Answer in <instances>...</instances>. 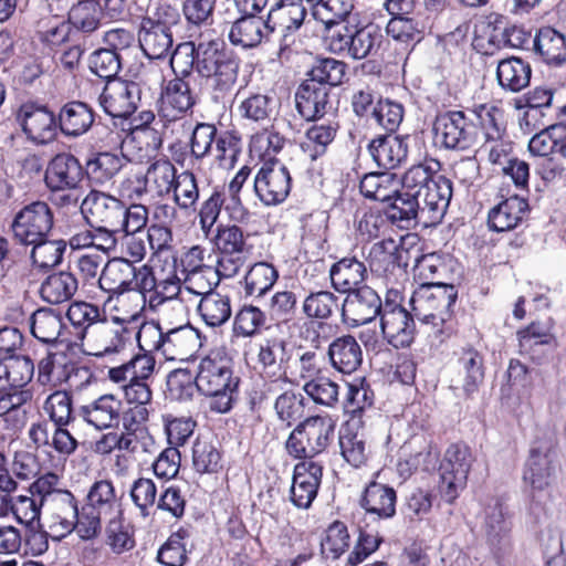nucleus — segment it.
Wrapping results in <instances>:
<instances>
[{"label": "nucleus", "mask_w": 566, "mask_h": 566, "mask_svg": "<svg viewBox=\"0 0 566 566\" xmlns=\"http://www.w3.org/2000/svg\"><path fill=\"white\" fill-rule=\"evenodd\" d=\"M28 245H32L31 259L33 263L41 269L59 265L66 250V242L64 240H49L48 237L44 240H39V242L29 243Z\"/></svg>", "instance_id": "nucleus-59"}, {"label": "nucleus", "mask_w": 566, "mask_h": 566, "mask_svg": "<svg viewBox=\"0 0 566 566\" xmlns=\"http://www.w3.org/2000/svg\"><path fill=\"white\" fill-rule=\"evenodd\" d=\"M99 105L112 116L127 118L136 112L142 101V87L133 81L107 82L99 95Z\"/></svg>", "instance_id": "nucleus-15"}, {"label": "nucleus", "mask_w": 566, "mask_h": 566, "mask_svg": "<svg viewBox=\"0 0 566 566\" xmlns=\"http://www.w3.org/2000/svg\"><path fill=\"white\" fill-rule=\"evenodd\" d=\"M123 403L113 394H105L78 408L80 417L98 430L117 426L120 420Z\"/></svg>", "instance_id": "nucleus-29"}, {"label": "nucleus", "mask_w": 566, "mask_h": 566, "mask_svg": "<svg viewBox=\"0 0 566 566\" xmlns=\"http://www.w3.org/2000/svg\"><path fill=\"white\" fill-rule=\"evenodd\" d=\"M533 48L549 65L558 66L566 62V35L554 28H541L533 40Z\"/></svg>", "instance_id": "nucleus-40"}, {"label": "nucleus", "mask_w": 566, "mask_h": 566, "mask_svg": "<svg viewBox=\"0 0 566 566\" xmlns=\"http://www.w3.org/2000/svg\"><path fill=\"white\" fill-rule=\"evenodd\" d=\"M339 307L338 297L329 291L310 293L303 301L302 311L307 318L327 319Z\"/></svg>", "instance_id": "nucleus-60"}, {"label": "nucleus", "mask_w": 566, "mask_h": 566, "mask_svg": "<svg viewBox=\"0 0 566 566\" xmlns=\"http://www.w3.org/2000/svg\"><path fill=\"white\" fill-rule=\"evenodd\" d=\"M221 279H229L221 272L220 263L217 261L216 266L207 265L189 273L185 277V287L188 292L196 295L205 296L208 293H214L212 291Z\"/></svg>", "instance_id": "nucleus-57"}, {"label": "nucleus", "mask_w": 566, "mask_h": 566, "mask_svg": "<svg viewBox=\"0 0 566 566\" xmlns=\"http://www.w3.org/2000/svg\"><path fill=\"white\" fill-rule=\"evenodd\" d=\"M198 334L191 326L185 325L165 332L161 354L167 359H184L198 346Z\"/></svg>", "instance_id": "nucleus-45"}, {"label": "nucleus", "mask_w": 566, "mask_h": 566, "mask_svg": "<svg viewBox=\"0 0 566 566\" xmlns=\"http://www.w3.org/2000/svg\"><path fill=\"white\" fill-rule=\"evenodd\" d=\"M389 217L394 221L405 222L407 227L416 226L422 217L421 202L418 197L408 190L399 192L389 201Z\"/></svg>", "instance_id": "nucleus-53"}, {"label": "nucleus", "mask_w": 566, "mask_h": 566, "mask_svg": "<svg viewBox=\"0 0 566 566\" xmlns=\"http://www.w3.org/2000/svg\"><path fill=\"white\" fill-rule=\"evenodd\" d=\"M198 313L207 326H222L232 314L230 297L218 292L208 293L200 298Z\"/></svg>", "instance_id": "nucleus-51"}, {"label": "nucleus", "mask_w": 566, "mask_h": 566, "mask_svg": "<svg viewBox=\"0 0 566 566\" xmlns=\"http://www.w3.org/2000/svg\"><path fill=\"white\" fill-rule=\"evenodd\" d=\"M452 197L451 181L442 176L420 197L424 222L434 223L443 217Z\"/></svg>", "instance_id": "nucleus-38"}, {"label": "nucleus", "mask_w": 566, "mask_h": 566, "mask_svg": "<svg viewBox=\"0 0 566 566\" xmlns=\"http://www.w3.org/2000/svg\"><path fill=\"white\" fill-rule=\"evenodd\" d=\"M439 168L440 163L438 160L410 167L402 176V189L410 191L420 199L426 190L437 181V177H442L438 174Z\"/></svg>", "instance_id": "nucleus-50"}, {"label": "nucleus", "mask_w": 566, "mask_h": 566, "mask_svg": "<svg viewBox=\"0 0 566 566\" xmlns=\"http://www.w3.org/2000/svg\"><path fill=\"white\" fill-rule=\"evenodd\" d=\"M407 250L400 244L399 240L394 238L384 239L376 242L370 248L368 263L371 273L379 277L389 279L395 276L401 266H407L403 255Z\"/></svg>", "instance_id": "nucleus-24"}, {"label": "nucleus", "mask_w": 566, "mask_h": 566, "mask_svg": "<svg viewBox=\"0 0 566 566\" xmlns=\"http://www.w3.org/2000/svg\"><path fill=\"white\" fill-rule=\"evenodd\" d=\"M93 123L94 112L84 102H69L60 109L59 127L66 136H81L91 128Z\"/></svg>", "instance_id": "nucleus-41"}, {"label": "nucleus", "mask_w": 566, "mask_h": 566, "mask_svg": "<svg viewBox=\"0 0 566 566\" xmlns=\"http://www.w3.org/2000/svg\"><path fill=\"white\" fill-rule=\"evenodd\" d=\"M455 376L452 388L461 389L470 398L484 381V360L482 354L475 348L462 347L457 353Z\"/></svg>", "instance_id": "nucleus-21"}, {"label": "nucleus", "mask_w": 566, "mask_h": 566, "mask_svg": "<svg viewBox=\"0 0 566 566\" xmlns=\"http://www.w3.org/2000/svg\"><path fill=\"white\" fill-rule=\"evenodd\" d=\"M179 19L178 11L169 4H159L147 10L142 17L137 38L142 52L150 60H161L169 55L174 45L172 25Z\"/></svg>", "instance_id": "nucleus-4"}, {"label": "nucleus", "mask_w": 566, "mask_h": 566, "mask_svg": "<svg viewBox=\"0 0 566 566\" xmlns=\"http://www.w3.org/2000/svg\"><path fill=\"white\" fill-rule=\"evenodd\" d=\"M95 134L101 142V150L86 164L88 176L97 184L112 180L128 163L123 154V134L118 130L101 126L95 128Z\"/></svg>", "instance_id": "nucleus-8"}, {"label": "nucleus", "mask_w": 566, "mask_h": 566, "mask_svg": "<svg viewBox=\"0 0 566 566\" xmlns=\"http://www.w3.org/2000/svg\"><path fill=\"white\" fill-rule=\"evenodd\" d=\"M177 177V169L168 159H158L151 163L145 174H136L137 186L133 192L137 198L151 191L159 197L171 192L174 181Z\"/></svg>", "instance_id": "nucleus-26"}, {"label": "nucleus", "mask_w": 566, "mask_h": 566, "mask_svg": "<svg viewBox=\"0 0 566 566\" xmlns=\"http://www.w3.org/2000/svg\"><path fill=\"white\" fill-rule=\"evenodd\" d=\"M277 279L279 272L271 263L256 262L244 275V293L247 296L262 297Z\"/></svg>", "instance_id": "nucleus-52"}, {"label": "nucleus", "mask_w": 566, "mask_h": 566, "mask_svg": "<svg viewBox=\"0 0 566 566\" xmlns=\"http://www.w3.org/2000/svg\"><path fill=\"white\" fill-rule=\"evenodd\" d=\"M133 262L117 258L109 260L101 271L97 284L109 297L132 291Z\"/></svg>", "instance_id": "nucleus-32"}, {"label": "nucleus", "mask_w": 566, "mask_h": 566, "mask_svg": "<svg viewBox=\"0 0 566 566\" xmlns=\"http://www.w3.org/2000/svg\"><path fill=\"white\" fill-rule=\"evenodd\" d=\"M327 357L335 370L349 375L361 365L363 350L354 336L344 335L329 344Z\"/></svg>", "instance_id": "nucleus-33"}, {"label": "nucleus", "mask_w": 566, "mask_h": 566, "mask_svg": "<svg viewBox=\"0 0 566 566\" xmlns=\"http://www.w3.org/2000/svg\"><path fill=\"white\" fill-rule=\"evenodd\" d=\"M196 104V96L189 83L175 77L166 84L160 96V114L168 120H175L187 114Z\"/></svg>", "instance_id": "nucleus-28"}, {"label": "nucleus", "mask_w": 566, "mask_h": 566, "mask_svg": "<svg viewBox=\"0 0 566 566\" xmlns=\"http://www.w3.org/2000/svg\"><path fill=\"white\" fill-rule=\"evenodd\" d=\"M212 241L219 252L221 272L228 277L235 276L247 260V244L243 231L238 226H218Z\"/></svg>", "instance_id": "nucleus-14"}, {"label": "nucleus", "mask_w": 566, "mask_h": 566, "mask_svg": "<svg viewBox=\"0 0 566 566\" xmlns=\"http://www.w3.org/2000/svg\"><path fill=\"white\" fill-rule=\"evenodd\" d=\"M291 181V175L285 165L270 158L263 163L254 178V191L265 206H275L287 198Z\"/></svg>", "instance_id": "nucleus-13"}, {"label": "nucleus", "mask_w": 566, "mask_h": 566, "mask_svg": "<svg viewBox=\"0 0 566 566\" xmlns=\"http://www.w3.org/2000/svg\"><path fill=\"white\" fill-rule=\"evenodd\" d=\"M353 9L352 0H319L314 6L312 14L326 25L328 33L335 24H345L346 22H343V20L350 14Z\"/></svg>", "instance_id": "nucleus-58"}, {"label": "nucleus", "mask_w": 566, "mask_h": 566, "mask_svg": "<svg viewBox=\"0 0 566 566\" xmlns=\"http://www.w3.org/2000/svg\"><path fill=\"white\" fill-rule=\"evenodd\" d=\"M30 332L41 343L55 344L60 340L64 324L61 313L42 307L30 317Z\"/></svg>", "instance_id": "nucleus-46"}, {"label": "nucleus", "mask_w": 566, "mask_h": 566, "mask_svg": "<svg viewBox=\"0 0 566 566\" xmlns=\"http://www.w3.org/2000/svg\"><path fill=\"white\" fill-rule=\"evenodd\" d=\"M347 74V64L332 57L321 59L315 62L307 73V80L325 86L331 92L332 87L343 84Z\"/></svg>", "instance_id": "nucleus-54"}, {"label": "nucleus", "mask_w": 566, "mask_h": 566, "mask_svg": "<svg viewBox=\"0 0 566 566\" xmlns=\"http://www.w3.org/2000/svg\"><path fill=\"white\" fill-rule=\"evenodd\" d=\"M482 530L493 557L501 560L510 553L512 544L511 522L499 501L485 509Z\"/></svg>", "instance_id": "nucleus-17"}, {"label": "nucleus", "mask_w": 566, "mask_h": 566, "mask_svg": "<svg viewBox=\"0 0 566 566\" xmlns=\"http://www.w3.org/2000/svg\"><path fill=\"white\" fill-rule=\"evenodd\" d=\"M306 17V9L295 0H279L268 12L266 20L272 33L276 30H298Z\"/></svg>", "instance_id": "nucleus-42"}, {"label": "nucleus", "mask_w": 566, "mask_h": 566, "mask_svg": "<svg viewBox=\"0 0 566 566\" xmlns=\"http://www.w3.org/2000/svg\"><path fill=\"white\" fill-rule=\"evenodd\" d=\"M399 181L391 172L366 174L359 184L361 195L375 201L388 202L397 195Z\"/></svg>", "instance_id": "nucleus-48"}, {"label": "nucleus", "mask_w": 566, "mask_h": 566, "mask_svg": "<svg viewBox=\"0 0 566 566\" xmlns=\"http://www.w3.org/2000/svg\"><path fill=\"white\" fill-rule=\"evenodd\" d=\"M272 31L268 20L260 15L242 14L235 20L229 31V40L234 45L244 49L255 48L268 40Z\"/></svg>", "instance_id": "nucleus-31"}, {"label": "nucleus", "mask_w": 566, "mask_h": 566, "mask_svg": "<svg viewBox=\"0 0 566 566\" xmlns=\"http://www.w3.org/2000/svg\"><path fill=\"white\" fill-rule=\"evenodd\" d=\"M303 390L318 405L333 407L338 401L339 385L324 374L307 380L303 386Z\"/></svg>", "instance_id": "nucleus-62"}, {"label": "nucleus", "mask_w": 566, "mask_h": 566, "mask_svg": "<svg viewBox=\"0 0 566 566\" xmlns=\"http://www.w3.org/2000/svg\"><path fill=\"white\" fill-rule=\"evenodd\" d=\"M196 388L211 397L210 408L224 413L232 408L233 394L239 378L233 376L230 359L219 352H211L200 359L195 377Z\"/></svg>", "instance_id": "nucleus-2"}, {"label": "nucleus", "mask_w": 566, "mask_h": 566, "mask_svg": "<svg viewBox=\"0 0 566 566\" xmlns=\"http://www.w3.org/2000/svg\"><path fill=\"white\" fill-rule=\"evenodd\" d=\"M103 18L102 3L98 0H83L74 4L67 19L75 38L80 34H92L101 27Z\"/></svg>", "instance_id": "nucleus-44"}, {"label": "nucleus", "mask_w": 566, "mask_h": 566, "mask_svg": "<svg viewBox=\"0 0 566 566\" xmlns=\"http://www.w3.org/2000/svg\"><path fill=\"white\" fill-rule=\"evenodd\" d=\"M528 212L527 201L518 196H511L489 211L488 224L496 232L515 229Z\"/></svg>", "instance_id": "nucleus-34"}, {"label": "nucleus", "mask_w": 566, "mask_h": 566, "mask_svg": "<svg viewBox=\"0 0 566 566\" xmlns=\"http://www.w3.org/2000/svg\"><path fill=\"white\" fill-rule=\"evenodd\" d=\"M458 292L451 284H420L411 298L413 316L424 324H432L437 336L451 332L448 321Z\"/></svg>", "instance_id": "nucleus-3"}, {"label": "nucleus", "mask_w": 566, "mask_h": 566, "mask_svg": "<svg viewBox=\"0 0 566 566\" xmlns=\"http://www.w3.org/2000/svg\"><path fill=\"white\" fill-rule=\"evenodd\" d=\"M333 426L323 417H310L300 423L286 440V451L302 461H314L328 446Z\"/></svg>", "instance_id": "nucleus-9"}, {"label": "nucleus", "mask_w": 566, "mask_h": 566, "mask_svg": "<svg viewBox=\"0 0 566 566\" xmlns=\"http://www.w3.org/2000/svg\"><path fill=\"white\" fill-rule=\"evenodd\" d=\"M409 142L408 135H380L368 144V153L378 167L395 169L407 159Z\"/></svg>", "instance_id": "nucleus-27"}, {"label": "nucleus", "mask_w": 566, "mask_h": 566, "mask_svg": "<svg viewBox=\"0 0 566 566\" xmlns=\"http://www.w3.org/2000/svg\"><path fill=\"white\" fill-rule=\"evenodd\" d=\"M382 310L384 305L377 292L363 285L347 294L342 304V317L346 324L355 327L381 316Z\"/></svg>", "instance_id": "nucleus-16"}, {"label": "nucleus", "mask_w": 566, "mask_h": 566, "mask_svg": "<svg viewBox=\"0 0 566 566\" xmlns=\"http://www.w3.org/2000/svg\"><path fill=\"white\" fill-rule=\"evenodd\" d=\"M30 495L6 496L8 513L12 512L15 520L25 527H33L41 522V497L28 489Z\"/></svg>", "instance_id": "nucleus-55"}, {"label": "nucleus", "mask_w": 566, "mask_h": 566, "mask_svg": "<svg viewBox=\"0 0 566 566\" xmlns=\"http://www.w3.org/2000/svg\"><path fill=\"white\" fill-rule=\"evenodd\" d=\"M556 472V452L548 443L533 447L525 464L524 481L534 490L546 489Z\"/></svg>", "instance_id": "nucleus-25"}, {"label": "nucleus", "mask_w": 566, "mask_h": 566, "mask_svg": "<svg viewBox=\"0 0 566 566\" xmlns=\"http://www.w3.org/2000/svg\"><path fill=\"white\" fill-rule=\"evenodd\" d=\"M492 109L493 108H489L485 105H480L475 115L480 119V124L484 129H488V125L493 127V132H485L486 140L491 143L490 147L485 146V149L489 153L490 163L505 166L509 160V147L502 142H496L500 137V130L496 127L495 118L491 113Z\"/></svg>", "instance_id": "nucleus-56"}, {"label": "nucleus", "mask_w": 566, "mask_h": 566, "mask_svg": "<svg viewBox=\"0 0 566 566\" xmlns=\"http://www.w3.org/2000/svg\"><path fill=\"white\" fill-rule=\"evenodd\" d=\"M83 177L80 160L70 153H60L49 161L44 182L51 192L71 191L78 188Z\"/></svg>", "instance_id": "nucleus-20"}, {"label": "nucleus", "mask_w": 566, "mask_h": 566, "mask_svg": "<svg viewBox=\"0 0 566 566\" xmlns=\"http://www.w3.org/2000/svg\"><path fill=\"white\" fill-rule=\"evenodd\" d=\"M171 191L174 192V202L179 209L195 210L199 199V188L191 171L185 170L177 175Z\"/></svg>", "instance_id": "nucleus-61"}, {"label": "nucleus", "mask_w": 566, "mask_h": 566, "mask_svg": "<svg viewBox=\"0 0 566 566\" xmlns=\"http://www.w3.org/2000/svg\"><path fill=\"white\" fill-rule=\"evenodd\" d=\"M53 224L54 214L51 207L45 201L36 200L15 213L11 231L19 243L27 245L49 237Z\"/></svg>", "instance_id": "nucleus-11"}, {"label": "nucleus", "mask_w": 566, "mask_h": 566, "mask_svg": "<svg viewBox=\"0 0 566 566\" xmlns=\"http://www.w3.org/2000/svg\"><path fill=\"white\" fill-rule=\"evenodd\" d=\"M240 60L223 42L199 43L197 72L210 81L214 92L223 95L232 90L237 82Z\"/></svg>", "instance_id": "nucleus-6"}, {"label": "nucleus", "mask_w": 566, "mask_h": 566, "mask_svg": "<svg viewBox=\"0 0 566 566\" xmlns=\"http://www.w3.org/2000/svg\"><path fill=\"white\" fill-rule=\"evenodd\" d=\"M433 143L447 150L464 151L478 142V126L462 111L438 114L432 123Z\"/></svg>", "instance_id": "nucleus-7"}, {"label": "nucleus", "mask_w": 566, "mask_h": 566, "mask_svg": "<svg viewBox=\"0 0 566 566\" xmlns=\"http://www.w3.org/2000/svg\"><path fill=\"white\" fill-rule=\"evenodd\" d=\"M122 69V57L112 49H99L90 56L92 73L107 82H113Z\"/></svg>", "instance_id": "nucleus-64"}, {"label": "nucleus", "mask_w": 566, "mask_h": 566, "mask_svg": "<svg viewBox=\"0 0 566 566\" xmlns=\"http://www.w3.org/2000/svg\"><path fill=\"white\" fill-rule=\"evenodd\" d=\"M397 291L387 294L380 316V328L385 339L395 348L409 346L415 337L416 325L413 313H409L396 302Z\"/></svg>", "instance_id": "nucleus-12"}, {"label": "nucleus", "mask_w": 566, "mask_h": 566, "mask_svg": "<svg viewBox=\"0 0 566 566\" xmlns=\"http://www.w3.org/2000/svg\"><path fill=\"white\" fill-rule=\"evenodd\" d=\"M81 211L90 226L118 228L124 202L106 192L91 190L81 203Z\"/></svg>", "instance_id": "nucleus-18"}, {"label": "nucleus", "mask_w": 566, "mask_h": 566, "mask_svg": "<svg viewBox=\"0 0 566 566\" xmlns=\"http://www.w3.org/2000/svg\"><path fill=\"white\" fill-rule=\"evenodd\" d=\"M286 343L282 339H268L260 345L258 361L262 373L269 377H275L268 384V391L275 392L281 384L286 382L283 378L282 364L285 357Z\"/></svg>", "instance_id": "nucleus-35"}, {"label": "nucleus", "mask_w": 566, "mask_h": 566, "mask_svg": "<svg viewBox=\"0 0 566 566\" xmlns=\"http://www.w3.org/2000/svg\"><path fill=\"white\" fill-rule=\"evenodd\" d=\"M367 268L355 256H345L329 269L333 287L340 293H350L365 281Z\"/></svg>", "instance_id": "nucleus-36"}, {"label": "nucleus", "mask_w": 566, "mask_h": 566, "mask_svg": "<svg viewBox=\"0 0 566 566\" xmlns=\"http://www.w3.org/2000/svg\"><path fill=\"white\" fill-rule=\"evenodd\" d=\"M199 62V44L187 41L179 43L170 54V66L176 77L186 78L197 70Z\"/></svg>", "instance_id": "nucleus-63"}, {"label": "nucleus", "mask_w": 566, "mask_h": 566, "mask_svg": "<svg viewBox=\"0 0 566 566\" xmlns=\"http://www.w3.org/2000/svg\"><path fill=\"white\" fill-rule=\"evenodd\" d=\"M57 474L48 472L31 483V490L40 495L48 527L56 537L71 534L78 522V504L72 492L60 488Z\"/></svg>", "instance_id": "nucleus-1"}, {"label": "nucleus", "mask_w": 566, "mask_h": 566, "mask_svg": "<svg viewBox=\"0 0 566 566\" xmlns=\"http://www.w3.org/2000/svg\"><path fill=\"white\" fill-rule=\"evenodd\" d=\"M18 119L27 137L36 144H48L56 136L59 124L53 112L44 105L35 103L21 105Z\"/></svg>", "instance_id": "nucleus-19"}, {"label": "nucleus", "mask_w": 566, "mask_h": 566, "mask_svg": "<svg viewBox=\"0 0 566 566\" xmlns=\"http://www.w3.org/2000/svg\"><path fill=\"white\" fill-rule=\"evenodd\" d=\"M436 454H432L431 448L423 440L412 439L400 448L397 463L399 475L406 479L419 468L428 470Z\"/></svg>", "instance_id": "nucleus-43"}, {"label": "nucleus", "mask_w": 566, "mask_h": 566, "mask_svg": "<svg viewBox=\"0 0 566 566\" xmlns=\"http://www.w3.org/2000/svg\"><path fill=\"white\" fill-rule=\"evenodd\" d=\"M382 38L381 29L375 23L359 27L346 22L331 28L325 41L331 52L354 60H363L378 53Z\"/></svg>", "instance_id": "nucleus-5"}, {"label": "nucleus", "mask_w": 566, "mask_h": 566, "mask_svg": "<svg viewBox=\"0 0 566 566\" xmlns=\"http://www.w3.org/2000/svg\"><path fill=\"white\" fill-rule=\"evenodd\" d=\"M397 494L394 488L378 482H370L360 497V506L366 513L378 518H391L396 514Z\"/></svg>", "instance_id": "nucleus-37"}, {"label": "nucleus", "mask_w": 566, "mask_h": 566, "mask_svg": "<svg viewBox=\"0 0 566 566\" xmlns=\"http://www.w3.org/2000/svg\"><path fill=\"white\" fill-rule=\"evenodd\" d=\"M87 505L109 518L122 514L119 497L109 480H98L92 484L87 493Z\"/></svg>", "instance_id": "nucleus-49"}, {"label": "nucleus", "mask_w": 566, "mask_h": 566, "mask_svg": "<svg viewBox=\"0 0 566 566\" xmlns=\"http://www.w3.org/2000/svg\"><path fill=\"white\" fill-rule=\"evenodd\" d=\"M295 105L304 119L321 118L332 108L329 91L305 78L295 93Z\"/></svg>", "instance_id": "nucleus-30"}, {"label": "nucleus", "mask_w": 566, "mask_h": 566, "mask_svg": "<svg viewBox=\"0 0 566 566\" xmlns=\"http://www.w3.org/2000/svg\"><path fill=\"white\" fill-rule=\"evenodd\" d=\"M323 465L317 461H301L294 467L290 500L297 509H308L317 495Z\"/></svg>", "instance_id": "nucleus-22"}, {"label": "nucleus", "mask_w": 566, "mask_h": 566, "mask_svg": "<svg viewBox=\"0 0 566 566\" xmlns=\"http://www.w3.org/2000/svg\"><path fill=\"white\" fill-rule=\"evenodd\" d=\"M78 287L75 275L67 271L50 274L41 284L42 298L50 304H61L73 297Z\"/></svg>", "instance_id": "nucleus-47"}, {"label": "nucleus", "mask_w": 566, "mask_h": 566, "mask_svg": "<svg viewBox=\"0 0 566 566\" xmlns=\"http://www.w3.org/2000/svg\"><path fill=\"white\" fill-rule=\"evenodd\" d=\"M34 375V363L25 355H15L0 364V385L7 392H19L27 396L20 403V411H27L24 406L31 402L33 392L25 388Z\"/></svg>", "instance_id": "nucleus-23"}, {"label": "nucleus", "mask_w": 566, "mask_h": 566, "mask_svg": "<svg viewBox=\"0 0 566 566\" xmlns=\"http://www.w3.org/2000/svg\"><path fill=\"white\" fill-rule=\"evenodd\" d=\"M473 461L472 452L465 444L454 443L446 450L439 468V491L447 503H453L465 488Z\"/></svg>", "instance_id": "nucleus-10"}, {"label": "nucleus", "mask_w": 566, "mask_h": 566, "mask_svg": "<svg viewBox=\"0 0 566 566\" xmlns=\"http://www.w3.org/2000/svg\"><path fill=\"white\" fill-rule=\"evenodd\" d=\"M532 67L521 57H507L499 61L496 78L499 85L506 92L518 93L530 85Z\"/></svg>", "instance_id": "nucleus-39"}]
</instances>
